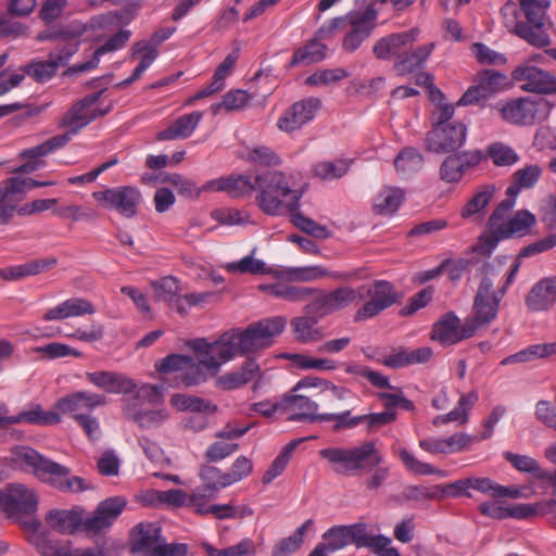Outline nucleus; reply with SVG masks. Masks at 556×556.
<instances>
[{
  "label": "nucleus",
  "mask_w": 556,
  "mask_h": 556,
  "mask_svg": "<svg viewBox=\"0 0 556 556\" xmlns=\"http://www.w3.org/2000/svg\"><path fill=\"white\" fill-rule=\"evenodd\" d=\"M377 12L374 10L365 11L359 17L351 21L352 29L342 41V48L346 52H354L371 35L375 28Z\"/></svg>",
  "instance_id": "24"
},
{
  "label": "nucleus",
  "mask_w": 556,
  "mask_h": 556,
  "mask_svg": "<svg viewBox=\"0 0 556 556\" xmlns=\"http://www.w3.org/2000/svg\"><path fill=\"white\" fill-rule=\"evenodd\" d=\"M94 312V306L90 301L81 298H72L48 309L43 315V319H64L68 317L91 315Z\"/></svg>",
  "instance_id": "30"
},
{
  "label": "nucleus",
  "mask_w": 556,
  "mask_h": 556,
  "mask_svg": "<svg viewBox=\"0 0 556 556\" xmlns=\"http://www.w3.org/2000/svg\"><path fill=\"white\" fill-rule=\"evenodd\" d=\"M465 173V163L459 155L447 156L440 167V177L445 182L458 181Z\"/></svg>",
  "instance_id": "57"
},
{
  "label": "nucleus",
  "mask_w": 556,
  "mask_h": 556,
  "mask_svg": "<svg viewBox=\"0 0 556 556\" xmlns=\"http://www.w3.org/2000/svg\"><path fill=\"white\" fill-rule=\"evenodd\" d=\"M16 457L40 481L64 492H83L89 489L80 477H70L71 469L41 455L29 446L16 452Z\"/></svg>",
  "instance_id": "4"
},
{
  "label": "nucleus",
  "mask_w": 556,
  "mask_h": 556,
  "mask_svg": "<svg viewBox=\"0 0 556 556\" xmlns=\"http://www.w3.org/2000/svg\"><path fill=\"white\" fill-rule=\"evenodd\" d=\"M203 117L202 112L193 111L184 114L173 122L167 128L156 134V140H177L190 137Z\"/></svg>",
  "instance_id": "28"
},
{
  "label": "nucleus",
  "mask_w": 556,
  "mask_h": 556,
  "mask_svg": "<svg viewBox=\"0 0 556 556\" xmlns=\"http://www.w3.org/2000/svg\"><path fill=\"white\" fill-rule=\"evenodd\" d=\"M9 412L7 404L0 402V427L7 425L28 424L36 426L58 425L61 418L56 413L42 410L39 404L31 405L15 416H5Z\"/></svg>",
  "instance_id": "22"
},
{
  "label": "nucleus",
  "mask_w": 556,
  "mask_h": 556,
  "mask_svg": "<svg viewBox=\"0 0 556 556\" xmlns=\"http://www.w3.org/2000/svg\"><path fill=\"white\" fill-rule=\"evenodd\" d=\"M93 199L104 208L115 211L125 218L138 213L142 200L141 192L132 186H118L92 193Z\"/></svg>",
  "instance_id": "11"
},
{
  "label": "nucleus",
  "mask_w": 556,
  "mask_h": 556,
  "mask_svg": "<svg viewBox=\"0 0 556 556\" xmlns=\"http://www.w3.org/2000/svg\"><path fill=\"white\" fill-rule=\"evenodd\" d=\"M518 2L526 21H518L513 33L533 47L549 46L551 37L547 33L549 23L546 11L551 5V0H518Z\"/></svg>",
  "instance_id": "6"
},
{
  "label": "nucleus",
  "mask_w": 556,
  "mask_h": 556,
  "mask_svg": "<svg viewBox=\"0 0 556 556\" xmlns=\"http://www.w3.org/2000/svg\"><path fill=\"white\" fill-rule=\"evenodd\" d=\"M434 42L418 47L414 51H404L395 61L393 68L399 75L410 74L425 66L427 59L434 49Z\"/></svg>",
  "instance_id": "31"
},
{
  "label": "nucleus",
  "mask_w": 556,
  "mask_h": 556,
  "mask_svg": "<svg viewBox=\"0 0 556 556\" xmlns=\"http://www.w3.org/2000/svg\"><path fill=\"white\" fill-rule=\"evenodd\" d=\"M456 105H477L479 108H484L486 105V70L478 72L473 84L469 86L464 94L458 99Z\"/></svg>",
  "instance_id": "34"
},
{
  "label": "nucleus",
  "mask_w": 556,
  "mask_h": 556,
  "mask_svg": "<svg viewBox=\"0 0 556 556\" xmlns=\"http://www.w3.org/2000/svg\"><path fill=\"white\" fill-rule=\"evenodd\" d=\"M419 36L418 28H410L402 33H394L380 38L372 47L374 55L383 61L393 56L399 59L407 48H410Z\"/></svg>",
  "instance_id": "19"
},
{
  "label": "nucleus",
  "mask_w": 556,
  "mask_h": 556,
  "mask_svg": "<svg viewBox=\"0 0 556 556\" xmlns=\"http://www.w3.org/2000/svg\"><path fill=\"white\" fill-rule=\"evenodd\" d=\"M170 404L180 412L215 414L218 409L217 405L208 400L181 393L172 395Z\"/></svg>",
  "instance_id": "36"
},
{
  "label": "nucleus",
  "mask_w": 556,
  "mask_h": 556,
  "mask_svg": "<svg viewBox=\"0 0 556 556\" xmlns=\"http://www.w3.org/2000/svg\"><path fill=\"white\" fill-rule=\"evenodd\" d=\"M282 404H285L286 410L291 407L299 410L288 417L290 421L323 422V419L319 418L323 413H318V404L307 396L287 394L282 397Z\"/></svg>",
  "instance_id": "26"
},
{
  "label": "nucleus",
  "mask_w": 556,
  "mask_h": 556,
  "mask_svg": "<svg viewBox=\"0 0 556 556\" xmlns=\"http://www.w3.org/2000/svg\"><path fill=\"white\" fill-rule=\"evenodd\" d=\"M84 33V29L74 27H52L40 31L36 36L37 41H72L78 39Z\"/></svg>",
  "instance_id": "56"
},
{
  "label": "nucleus",
  "mask_w": 556,
  "mask_h": 556,
  "mask_svg": "<svg viewBox=\"0 0 556 556\" xmlns=\"http://www.w3.org/2000/svg\"><path fill=\"white\" fill-rule=\"evenodd\" d=\"M24 74L30 76L37 83H46L56 75L58 63L51 58L49 60H35L23 66Z\"/></svg>",
  "instance_id": "45"
},
{
  "label": "nucleus",
  "mask_w": 556,
  "mask_h": 556,
  "mask_svg": "<svg viewBox=\"0 0 556 556\" xmlns=\"http://www.w3.org/2000/svg\"><path fill=\"white\" fill-rule=\"evenodd\" d=\"M405 192L397 187H386L376 197L372 211L377 215H392L402 205Z\"/></svg>",
  "instance_id": "33"
},
{
  "label": "nucleus",
  "mask_w": 556,
  "mask_h": 556,
  "mask_svg": "<svg viewBox=\"0 0 556 556\" xmlns=\"http://www.w3.org/2000/svg\"><path fill=\"white\" fill-rule=\"evenodd\" d=\"M468 261L469 270L476 269L477 273L484 274L486 269V228L481 231L475 244L462 256Z\"/></svg>",
  "instance_id": "40"
},
{
  "label": "nucleus",
  "mask_w": 556,
  "mask_h": 556,
  "mask_svg": "<svg viewBox=\"0 0 556 556\" xmlns=\"http://www.w3.org/2000/svg\"><path fill=\"white\" fill-rule=\"evenodd\" d=\"M313 296V301L306 304L304 309L325 317L353 303L357 298V290L351 287H340L330 292L316 289Z\"/></svg>",
  "instance_id": "14"
},
{
  "label": "nucleus",
  "mask_w": 556,
  "mask_h": 556,
  "mask_svg": "<svg viewBox=\"0 0 556 556\" xmlns=\"http://www.w3.org/2000/svg\"><path fill=\"white\" fill-rule=\"evenodd\" d=\"M191 363V356L184 354H169L155 363V370L160 374H172L184 371Z\"/></svg>",
  "instance_id": "59"
},
{
  "label": "nucleus",
  "mask_w": 556,
  "mask_h": 556,
  "mask_svg": "<svg viewBox=\"0 0 556 556\" xmlns=\"http://www.w3.org/2000/svg\"><path fill=\"white\" fill-rule=\"evenodd\" d=\"M366 296L369 298V300L356 311L354 315L355 323L376 317L384 309L397 303L402 298L394 285L383 279L375 280L369 286L358 287L357 298L364 300Z\"/></svg>",
  "instance_id": "9"
},
{
  "label": "nucleus",
  "mask_w": 556,
  "mask_h": 556,
  "mask_svg": "<svg viewBox=\"0 0 556 556\" xmlns=\"http://www.w3.org/2000/svg\"><path fill=\"white\" fill-rule=\"evenodd\" d=\"M363 424L368 432H376L397 419V413L380 412L362 415Z\"/></svg>",
  "instance_id": "63"
},
{
  "label": "nucleus",
  "mask_w": 556,
  "mask_h": 556,
  "mask_svg": "<svg viewBox=\"0 0 556 556\" xmlns=\"http://www.w3.org/2000/svg\"><path fill=\"white\" fill-rule=\"evenodd\" d=\"M424 162V155L417 149L407 147L396 155L394 166L397 172L409 174L419 170Z\"/></svg>",
  "instance_id": "44"
},
{
  "label": "nucleus",
  "mask_w": 556,
  "mask_h": 556,
  "mask_svg": "<svg viewBox=\"0 0 556 556\" xmlns=\"http://www.w3.org/2000/svg\"><path fill=\"white\" fill-rule=\"evenodd\" d=\"M464 219L473 224H482L486 216V189L480 190L470 198L460 211Z\"/></svg>",
  "instance_id": "42"
},
{
  "label": "nucleus",
  "mask_w": 556,
  "mask_h": 556,
  "mask_svg": "<svg viewBox=\"0 0 556 556\" xmlns=\"http://www.w3.org/2000/svg\"><path fill=\"white\" fill-rule=\"evenodd\" d=\"M556 354V341L551 343L533 344L504 358L501 364L526 363Z\"/></svg>",
  "instance_id": "39"
},
{
  "label": "nucleus",
  "mask_w": 556,
  "mask_h": 556,
  "mask_svg": "<svg viewBox=\"0 0 556 556\" xmlns=\"http://www.w3.org/2000/svg\"><path fill=\"white\" fill-rule=\"evenodd\" d=\"M283 273L282 277H278L279 279H285L289 282L299 281V282H307L312 280H316L318 278L326 277L328 275L327 270L318 265L314 266H305V267H293L288 268L287 270H281Z\"/></svg>",
  "instance_id": "48"
},
{
  "label": "nucleus",
  "mask_w": 556,
  "mask_h": 556,
  "mask_svg": "<svg viewBox=\"0 0 556 556\" xmlns=\"http://www.w3.org/2000/svg\"><path fill=\"white\" fill-rule=\"evenodd\" d=\"M535 223L536 217L528 210L517 211L507 223H503L492 233H489V254L500 240L528 235Z\"/></svg>",
  "instance_id": "20"
},
{
  "label": "nucleus",
  "mask_w": 556,
  "mask_h": 556,
  "mask_svg": "<svg viewBox=\"0 0 556 556\" xmlns=\"http://www.w3.org/2000/svg\"><path fill=\"white\" fill-rule=\"evenodd\" d=\"M231 198H241L254 191V180L249 175L225 177V189Z\"/></svg>",
  "instance_id": "54"
},
{
  "label": "nucleus",
  "mask_w": 556,
  "mask_h": 556,
  "mask_svg": "<svg viewBox=\"0 0 556 556\" xmlns=\"http://www.w3.org/2000/svg\"><path fill=\"white\" fill-rule=\"evenodd\" d=\"M551 110L549 102L544 98H519L491 105L493 114H497L505 122L522 126L544 122L549 116Z\"/></svg>",
  "instance_id": "8"
},
{
  "label": "nucleus",
  "mask_w": 556,
  "mask_h": 556,
  "mask_svg": "<svg viewBox=\"0 0 556 556\" xmlns=\"http://www.w3.org/2000/svg\"><path fill=\"white\" fill-rule=\"evenodd\" d=\"M137 389V383L123 372L114 371L105 390L111 394H130Z\"/></svg>",
  "instance_id": "61"
},
{
  "label": "nucleus",
  "mask_w": 556,
  "mask_h": 556,
  "mask_svg": "<svg viewBox=\"0 0 556 556\" xmlns=\"http://www.w3.org/2000/svg\"><path fill=\"white\" fill-rule=\"evenodd\" d=\"M258 191L255 201L260 210L269 216L283 214L286 204L283 198L294 195L285 173L280 170H266L254 178V191Z\"/></svg>",
  "instance_id": "7"
},
{
  "label": "nucleus",
  "mask_w": 556,
  "mask_h": 556,
  "mask_svg": "<svg viewBox=\"0 0 556 556\" xmlns=\"http://www.w3.org/2000/svg\"><path fill=\"white\" fill-rule=\"evenodd\" d=\"M127 501L123 496H112L101 501L88 516L81 506L71 509H51L46 515V522L55 532L74 534L86 532L90 535L109 530L122 515Z\"/></svg>",
  "instance_id": "2"
},
{
  "label": "nucleus",
  "mask_w": 556,
  "mask_h": 556,
  "mask_svg": "<svg viewBox=\"0 0 556 556\" xmlns=\"http://www.w3.org/2000/svg\"><path fill=\"white\" fill-rule=\"evenodd\" d=\"M472 491L486 493V478H466L446 484H437L438 500L460 496L473 497Z\"/></svg>",
  "instance_id": "27"
},
{
  "label": "nucleus",
  "mask_w": 556,
  "mask_h": 556,
  "mask_svg": "<svg viewBox=\"0 0 556 556\" xmlns=\"http://www.w3.org/2000/svg\"><path fill=\"white\" fill-rule=\"evenodd\" d=\"M302 195L303 191H295L293 198L286 204V210L289 212L292 224L303 232L309 235L317 222L304 216L300 211Z\"/></svg>",
  "instance_id": "47"
},
{
  "label": "nucleus",
  "mask_w": 556,
  "mask_h": 556,
  "mask_svg": "<svg viewBox=\"0 0 556 556\" xmlns=\"http://www.w3.org/2000/svg\"><path fill=\"white\" fill-rule=\"evenodd\" d=\"M489 159L500 167L513 166L519 161L518 153L503 142L489 144Z\"/></svg>",
  "instance_id": "51"
},
{
  "label": "nucleus",
  "mask_w": 556,
  "mask_h": 556,
  "mask_svg": "<svg viewBox=\"0 0 556 556\" xmlns=\"http://www.w3.org/2000/svg\"><path fill=\"white\" fill-rule=\"evenodd\" d=\"M319 418L323 419V422H333L331 427L333 432L354 429L358 425L363 424L362 415L352 416V412L350 409L340 413H323V416Z\"/></svg>",
  "instance_id": "49"
},
{
  "label": "nucleus",
  "mask_w": 556,
  "mask_h": 556,
  "mask_svg": "<svg viewBox=\"0 0 556 556\" xmlns=\"http://www.w3.org/2000/svg\"><path fill=\"white\" fill-rule=\"evenodd\" d=\"M251 99L252 96H250L245 90H229L223 96L222 102L211 105V111L214 115H216L220 112L222 109H225L227 112L241 110L249 103Z\"/></svg>",
  "instance_id": "46"
},
{
  "label": "nucleus",
  "mask_w": 556,
  "mask_h": 556,
  "mask_svg": "<svg viewBox=\"0 0 556 556\" xmlns=\"http://www.w3.org/2000/svg\"><path fill=\"white\" fill-rule=\"evenodd\" d=\"M486 324V278L480 281L472 304L471 315L465 318L464 325L454 312H447L434 323L431 339L442 345H453L464 339L471 338L476 331Z\"/></svg>",
  "instance_id": "3"
},
{
  "label": "nucleus",
  "mask_w": 556,
  "mask_h": 556,
  "mask_svg": "<svg viewBox=\"0 0 556 556\" xmlns=\"http://www.w3.org/2000/svg\"><path fill=\"white\" fill-rule=\"evenodd\" d=\"M345 23L344 16L331 18L327 24L323 25L315 34V37L307 41L304 46L298 48L288 64L289 68L299 65H311L324 61L327 56V46L320 40L327 39Z\"/></svg>",
  "instance_id": "10"
},
{
  "label": "nucleus",
  "mask_w": 556,
  "mask_h": 556,
  "mask_svg": "<svg viewBox=\"0 0 556 556\" xmlns=\"http://www.w3.org/2000/svg\"><path fill=\"white\" fill-rule=\"evenodd\" d=\"M258 289L274 298L291 303L304 302L316 292L315 288L293 286L285 279L275 283L260 285Z\"/></svg>",
  "instance_id": "25"
},
{
  "label": "nucleus",
  "mask_w": 556,
  "mask_h": 556,
  "mask_svg": "<svg viewBox=\"0 0 556 556\" xmlns=\"http://www.w3.org/2000/svg\"><path fill=\"white\" fill-rule=\"evenodd\" d=\"M162 528L156 522H139L129 531V552L132 555H147L162 543Z\"/></svg>",
  "instance_id": "21"
},
{
  "label": "nucleus",
  "mask_w": 556,
  "mask_h": 556,
  "mask_svg": "<svg viewBox=\"0 0 556 556\" xmlns=\"http://www.w3.org/2000/svg\"><path fill=\"white\" fill-rule=\"evenodd\" d=\"M539 506L540 504L532 505L523 503L507 506L505 502L494 500L492 503H489V517L498 520L506 518L527 519L538 513Z\"/></svg>",
  "instance_id": "32"
},
{
  "label": "nucleus",
  "mask_w": 556,
  "mask_h": 556,
  "mask_svg": "<svg viewBox=\"0 0 556 556\" xmlns=\"http://www.w3.org/2000/svg\"><path fill=\"white\" fill-rule=\"evenodd\" d=\"M127 419L132 420L142 429H151L161 426L168 419L169 414L166 409H148V410H125Z\"/></svg>",
  "instance_id": "41"
},
{
  "label": "nucleus",
  "mask_w": 556,
  "mask_h": 556,
  "mask_svg": "<svg viewBox=\"0 0 556 556\" xmlns=\"http://www.w3.org/2000/svg\"><path fill=\"white\" fill-rule=\"evenodd\" d=\"M152 288L159 301L166 302L172 309H175L180 315H186L188 307L202 303L206 296L204 293L180 295L179 280L173 276H166L153 281Z\"/></svg>",
  "instance_id": "12"
},
{
  "label": "nucleus",
  "mask_w": 556,
  "mask_h": 556,
  "mask_svg": "<svg viewBox=\"0 0 556 556\" xmlns=\"http://www.w3.org/2000/svg\"><path fill=\"white\" fill-rule=\"evenodd\" d=\"M525 303L531 312L548 311L556 303V276L538 281L526 295Z\"/></svg>",
  "instance_id": "23"
},
{
  "label": "nucleus",
  "mask_w": 556,
  "mask_h": 556,
  "mask_svg": "<svg viewBox=\"0 0 556 556\" xmlns=\"http://www.w3.org/2000/svg\"><path fill=\"white\" fill-rule=\"evenodd\" d=\"M516 81L522 83L521 89L536 93L556 92V78L548 72L534 65L525 64L513 71Z\"/></svg>",
  "instance_id": "18"
},
{
  "label": "nucleus",
  "mask_w": 556,
  "mask_h": 556,
  "mask_svg": "<svg viewBox=\"0 0 556 556\" xmlns=\"http://www.w3.org/2000/svg\"><path fill=\"white\" fill-rule=\"evenodd\" d=\"M199 476L203 481V485L211 486L218 491L231 485L230 476L227 472H223L215 466L204 465L200 468Z\"/></svg>",
  "instance_id": "55"
},
{
  "label": "nucleus",
  "mask_w": 556,
  "mask_h": 556,
  "mask_svg": "<svg viewBox=\"0 0 556 556\" xmlns=\"http://www.w3.org/2000/svg\"><path fill=\"white\" fill-rule=\"evenodd\" d=\"M321 458L329 462L336 475L352 477L358 471L370 472L383 463V456L374 441H366L358 446L327 447L319 451Z\"/></svg>",
  "instance_id": "5"
},
{
  "label": "nucleus",
  "mask_w": 556,
  "mask_h": 556,
  "mask_svg": "<svg viewBox=\"0 0 556 556\" xmlns=\"http://www.w3.org/2000/svg\"><path fill=\"white\" fill-rule=\"evenodd\" d=\"M286 325V317L274 316L252 323L243 330L230 329L215 341L218 348L198 363L204 371L207 370L212 375H216L223 363L229 362L238 355L269 348L274 343V338L285 330Z\"/></svg>",
  "instance_id": "1"
},
{
  "label": "nucleus",
  "mask_w": 556,
  "mask_h": 556,
  "mask_svg": "<svg viewBox=\"0 0 556 556\" xmlns=\"http://www.w3.org/2000/svg\"><path fill=\"white\" fill-rule=\"evenodd\" d=\"M321 538L323 542L320 543L329 553H334L350 545L345 525L329 528Z\"/></svg>",
  "instance_id": "52"
},
{
  "label": "nucleus",
  "mask_w": 556,
  "mask_h": 556,
  "mask_svg": "<svg viewBox=\"0 0 556 556\" xmlns=\"http://www.w3.org/2000/svg\"><path fill=\"white\" fill-rule=\"evenodd\" d=\"M349 164L343 160L333 162H319L314 167V173L321 179L341 178L346 174Z\"/></svg>",
  "instance_id": "58"
},
{
  "label": "nucleus",
  "mask_w": 556,
  "mask_h": 556,
  "mask_svg": "<svg viewBox=\"0 0 556 556\" xmlns=\"http://www.w3.org/2000/svg\"><path fill=\"white\" fill-rule=\"evenodd\" d=\"M345 372L350 375L361 376L367 379L371 383V386L376 388L394 389L387 376L382 375L379 371L372 370L369 367L359 364H351L345 367Z\"/></svg>",
  "instance_id": "53"
},
{
  "label": "nucleus",
  "mask_w": 556,
  "mask_h": 556,
  "mask_svg": "<svg viewBox=\"0 0 556 556\" xmlns=\"http://www.w3.org/2000/svg\"><path fill=\"white\" fill-rule=\"evenodd\" d=\"M467 128L460 122L451 126H433L427 132L425 143L429 152L442 154L458 150L466 140Z\"/></svg>",
  "instance_id": "13"
},
{
  "label": "nucleus",
  "mask_w": 556,
  "mask_h": 556,
  "mask_svg": "<svg viewBox=\"0 0 556 556\" xmlns=\"http://www.w3.org/2000/svg\"><path fill=\"white\" fill-rule=\"evenodd\" d=\"M218 493L219 491L214 489V486L211 488L203 484L197 486L189 495L187 507L198 515L205 516L207 508L212 505L210 502L215 500Z\"/></svg>",
  "instance_id": "43"
},
{
  "label": "nucleus",
  "mask_w": 556,
  "mask_h": 556,
  "mask_svg": "<svg viewBox=\"0 0 556 556\" xmlns=\"http://www.w3.org/2000/svg\"><path fill=\"white\" fill-rule=\"evenodd\" d=\"M227 270L231 273L251 274V275H273L274 277H282L283 273L270 268L262 260L253 257V254L247 255L237 262L227 265Z\"/></svg>",
  "instance_id": "35"
},
{
  "label": "nucleus",
  "mask_w": 556,
  "mask_h": 556,
  "mask_svg": "<svg viewBox=\"0 0 556 556\" xmlns=\"http://www.w3.org/2000/svg\"><path fill=\"white\" fill-rule=\"evenodd\" d=\"M90 124L87 110L76 101L60 118L59 127L75 136Z\"/></svg>",
  "instance_id": "38"
},
{
  "label": "nucleus",
  "mask_w": 556,
  "mask_h": 556,
  "mask_svg": "<svg viewBox=\"0 0 556 556\" xmlns=\"http://www.w3.org/2000/svg\"><path fill=\"white\" fill-rule=\"evenodd\" d=\"M321 108V101L316 97H308L294 102L278 118L277 127L283 132H293L312 122Z\"/></svg>",
  "instance_id": "15"
},
{
  "label": "nucleus",
  "mask_w": 556,
  "mask_h": 556,
  "mask_svg": "<svg viewBox=\"0 0 556 556\" xmlns=\"http://www.w3.org/2000/svg\"><path fill=\"white\" fill-rule=\"evenodd\" d=\"M248 161L253 164L267 167L278 166L281 164L280 156L266 146H260L251 149L248 153Z\"/></svg>",
  "instance_id": "60"
},
{
  "label": "nucleus",
  "mask_w": 556,
  "mask_h": 556,
  "mask_svg": "<svg viewBox=\"0 0 556 556\" xmlns=\"http://www.w3.org/2000/svg\"><path fill=\"white\" fill-rule=\"evenodd\" d=\"M0 508L8 515L34 514L38 508L36 493L23 484L12 483L0 490Z\"/></svg>",
  "instance_id": "16"
},
{
  "label": "nucleus",
  "mask_w": 556,
  "mask_h": 556,
  "mask_svg": "<svg viewBox=\"0 0 556 556\" xmlns=\"http://www.w3.org/2000/svg\"><path fill=\"white\" fill-rule=\"evenodd\" d=\"M349 76L350 73L341 67L319 70L306 77L305 85L312 87H323L338 83Z\"/></svg>",
  "instance_id": "50"
},
{
  "label": "nucleus",
  "mask_w": 556,
  "mask_h": 556,
  "mask_svg": "<svg viewBox=\"0 0 556 556\" xmlns=\"http://www.w3.org/2000/svg\"><path fill=\"white\" fill-rule=\"evenodd\" d=\"M36 352L43 354L49 359H55L66 356L80 357L81 353L70 345L61 342H51L36 348Z\"/></svg>",
  "instance_id": "62"
},
{
  "label": "nucleus",
  "mask_w": 556,
  "mask_h": 556,
  "mask_svg": "<svg viewBox=\"0 0 556 556\" xmlns=\"http://www.w3.org/2000/svg\"><path fill=\"white\" fill-rule=\"evenodd\" d=\"M260 365L253 358H248L240 370L227 372L216 379V387L222 390H235L245 386L260 374Z\"/></svg>",
  "instance_id": "29"
},
{
  "label": "nucleus",
  "mask_w": 556,
  "mask_h": 556,
  "mask_svg": "<svg viewBox=\"0 0 556 556\" xmlns=\"http://www.w3.org/2000/svg\"><path fill=\"white\" fill-rule=\"evenodd\" d=\"M305 316L295 317L291 320V327L296 340L307 343L319 338V330L315 328L318 320L324 316L306 312Z\"/></svg>",
  "instance_id": "37"
},
{
  "label": "nucleus",
  "mask_w": 556,
  "mask_h": 556,
  "mask_svg": "<svg viewBox=\"0 0 556 556\" xmlns=\"http://www.w3.org/2000/svg\"><path fill=\"white\" fill-rule=\"evenodd\" d=\"M504 458L520 472L533 476L539 470L540 464L531 456L505 452Z\"/></svg>",
  "instance_id": "64"
},
{
  "label": "nucleus",
  "mask_w": 556,
  "mask_h": 556,
  "mask_svg": "<svg viewBox=\"0 0 556 556\" xmlns=\"http://www.w3.org/2000/svg\"><path fill=\"white\" fill-rule=\"evenodd\" d=\"M108 400L101 393H92L88 391H76L60 397L55 404V413L61 417L71 415L75 420V416L91 413L100 406L106 405ZM54 413V410H52Z\"/></svg>",
  "instance_id": "17"
}]
</instances>
